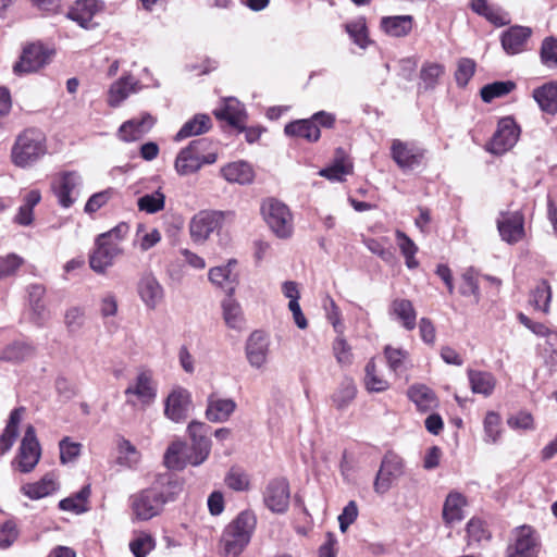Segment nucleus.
I'll return each mask as SVG.
<instances>
[{
    "mask_svg": "<svg viewBox=\"0 0 557 557\" xmlns=\"http://www.w3.org/2000/svg\"><path fill=\"white\" fill-rule=\"evenodd\" d=\"M503 240L512 245L524 237V216L520 211L500 212L496 221Z\"/></svg>",
    "mask_w": 557,
    "mask_h": 557,
    "instance_id": "nucleus-17",
    "label": "nucleus"
},
{
    "mask_svg": "<svg viewBox=\"0 0 557 557\" xmlns=\"http://www.w3.org/2000/svg\"><path fill=\"white\" fill-rule=\"evenodd\" d=\"M153 548L154 540L147 533H141L129 543V549L135 557H146Z\"/></svg>",
    "mask_w": 557,
    "mask_h": 557,
    "instance_id": "nucleus-60",
    "label": "nucleus"
},
{
    "mask_svg": "<svg viewBox=\"0 0 557 557\" xmlns=\"http://www.w3.org/2000/svg\"><path fill=\"white\" fill-rule=\"evenodd\" d=\"M552 299V288L546 280H542L530 296V304L534 309L544 313L549 312V304Z\"/></svg>",
    "mask_w": 557,
    "mask_h": 557,
    "instance_id": "nucleus-47",
    "label": "nucleus"
},
{
    "mask_svg": "<svg viewBox=\"0 0 557 557\" xmlns=\"http://www.w3.org/2000/svg\"><path fill=\"white\" fill-rule=\"evenodd\" d=\"M261 214L278 238L286 239L293 235V214L285 203L274 198L265 199L261 205Z\"/></svg>",
    "mask_w": 557,
    "mask_h": 557,
    "instance_id": "nucleus-6",
    "label": "nucleus"
},
{
    "mask_svg": "<svg viewBox=\"0 0 557 557\" xmlns=\"http://www.w3.org/2000/svg\"><path fill=\"white\" fill-rule=\"evenodd\" d=\"M212 127L211 117L208 114L198 113L186 121L174 136L175 141H181L191 136H198L209 132Z\"/></svg>",
    "mask_w": 557,
    "mask_h": 557,
    "instance_id": "nucleus-34",
    "label": "nucleus"
},
{
    "mask_svg": "<svg viewBox=\"0 0 557 557\" xmlns=\"http://www.w3.org/2000/svg\"><path fill=\"white\" fill-rule=\"evenodd\" d=\"M533 98L542 111L557 113V83L550 82L533 90Z\"/></svg>",
    "mask_w": 557,
    "mask_h": 557,
    "instance_id": "nucleus-37",
    "label": "nucleus"
},
{
    "mask_svg": "<svg viewBox=\"0 0 557 557\" xmlns=\"http://www.w3.org/2000/svg\"><path fill=\"white\" fill-rule=\"evenodd\" d=\"M137 293L146 308L156 309L164 298V289L150 273L144 274L137 283Z\"/></svg>",
    "mask_w": 557,
    "mask_h": 557,
    "instance_id": "nucleus-22",
    "label": "nucleus"
},
{
    "mask_svg": "<svg viewBox=\"0 0 557 557\" xmlns=\"http://www.w3.org/2000/svg\"><path fill=\"white\" fill-rule=\"evenodd\" d=\"M468 377L473 393L484 396H490L493 393L496 379L491 372L469 370Z\"/></svg>",
    "mask_w": 557,
    "mask_h": 557,
    "instance_id": "nucleus-42",
    "label": "nucleus"
},
{
    "mask_svg": "<svg viewBox=\"0 0 557 557\" xmlns=\"http://www.w3.org/2000/svg\"><path fill=\"white\" fill-rule=\"evenodd\" d=\"M221 175L230 183L249 184L253 181L252 166L246 161L231 162L221 169Z\"/></svg>",
    "mask_w": 557,
    "mask_h": 557,
    "instance_id": "nucleus-33",
    "label": "nucleus"
},
{
    "mask_svg": "<svg viewBox=\"0 0 557 557\" xmlns=\"http://www.w3.org/2000/svg\"><path fill=\"white\" fill-rule=\"evenodd\" d=\"M183 487V482L171 473L158 475L149 487L131 495L132 517L138 521H148L159 516L168 503L176 500Z\"/></svg>",
    "mask_w": 557,
    "mask_h": 557,
    "instance_id": "nucleus-1",
    "label": "nucleus"
},
{
    "mask_svg": "<svg viewBox=\"0 0 557 557\" xmlns=\"http://www.w3.org/2000/svg\"><path fill=\"white\" fill-rule=\"evenodd\" d=\"M236 263V260L232 259L227 264L214 267L209 271L210 282L223 288L227 295H233L238 284V275L233 270Z\"/></svg>",
    "mask_w": 557,
    "mask_h": 557,
    "instance_id": "nucleus-25",
    "label": "nucleus"
},
{
    "mask_svg": "<svg viewBox=\"0 0 557 557\" xmlns=\"http://www.w3.org/2000/svg\"><path fill=\"white\" fill-rule=\"evenodd\" d=\"M324 308L326 311V318H327L329 322L333 325L335 332L337 334H343L344 325L342 322L341 310L332 297L326 296L325 302H324Z\"/></svg>",
    "mask_w": 557,
    "mask_h": 557,
    "instance_id": "nucleus-63",
    "label": "nucleus"
},
{
    "mask_svg": "<svg viewBox=\"0 0 557 557\" xmlns=\"http://www.w3.org/2000/svg\"><path fill=\"white\" fill-rule=\"evenodd\" d=\"M103 236H97L95 247L89 255V265L98 274H104L112 267L120 256L124 253L122 247L103 240Z\"/></svg>",
    "mask_w": 557,
    "mask_h": 557,
    "instance_id": "nucleus-14",
    "label": "nucleus"
},
{
    "mask_svg": "<svg viewBox=\"0 0 557 557\" xmlns=\"http://www.w3.org/2000/svg\"><path fill=\"white\" fill-rule=\"evenodd\" d=\"M285 135L315 143L320 139V128L310 119H301L289 122L284 127Z\"/></svg>",
    "mask_w": 557,
    "mask_h": 557,
    "instance_id": "nucleus-31",
    "label": "nucleus"
},
{
    "mask_svg": "<svg viewBox=\"0 0 557 557\" xmlns=\"http://www.w3.org/2000/svg\"><path fill=\"white\" fill-rule=\"evenodd\" d=\"M119 460L126 466H133L138 462L139 454L136 447L127 440L122 438L119 443Z\"/></svg>",
    "mask_w": 557,
    "mask_h": 557,
    "instance_id": "nucleus-64",
    "label": "nucleus"
},
{
    "mask_svg": "<svg viewBox=\"0 0 557 557\" xmlns=\"http://www.w3.org/2000/svg\"><path fill=\"white\" fill-rule=\"evenodd\" d=\"M246 357L249 364L260 369L268 361L270 351V338L262 331H253L246 342Z\"/></svg>",
    "mask_w": 557,
    "mask_h": 557,
    "instance_id": "nucleus-18",
    "label": "nucleus"
},
{
    "mask_svg": "<svg viewBox=\"0 0 557 557\" xmlns=\"http://www.w3.org/2000/svg\"><path fill=\"white\" fill-rule=\"evenodd\" d=\"M96 11V0H82L75 3L69 11L67 16L77 22L82 27L88 28Z\"/></svg>",
    "mask_w": 557,
    "mask_h": 557,
    "instance_id": "nucleus-44",
    "label": "nucleus"
},
{
    "mask_svg": "<svg viewBox=\"0 0 557 557\" xmlns=\"http://www.w3.org/2000/svg\"><path fill=\"white\" fill-rule=\"evenodd\" d=\"M356 396L357 386L354 380L345 377L332 394L331 399L337 410H345L355 400Z\"/></svg>",
    "mask_w": 557,
    "mask_h": 557,
    "instance_id": "nucleus-40",
    "label": "nucleus"
},
{
    "mask_svg": "<svg viewBox=\"0 0 557 557\" xmlns=\"http://www.w3.org/2000/svg\"><path fill=\"white\" fill-rule=\"evenodd\" d=\"M391 156L400 169L407 170L420 164L424 150L412 144L394 139L391 147Z\"/></svg>",
    "mask_w": 557,
    "mask_h": 557,
    "instance_id": "nucleus-21",
    "label": "nucleus"
},
{
    "mask_svg": "<svg viewBox=\"0 0 557 557\" xmlns=\"http://www.w3.org/2000/svg\"><path fill=\"white\" fill-rule=\"evenodd\" d=\"M384 356L391 371L397 373L404 367V362L408 357V352L401 348H394L389 345L384 348Z\"/></svg>",
    "mask_w": 557,
    "mask_h": 557,
    "instance_id": "nucleus-57",
    "label": "nucleus"
},
{
    "mask_svg": "<svg viewBox=\"0 0 557 557\" xmlns=\"http://www.w3.org/2000/svg\"><path fill=\"white\" fill-rule=\"evenodd\" d=\"M516 87V84L511 81L506 82H494L487 84L481 89V98L484 102H491L495 98L504 97L511 92Z\"/></svg>",
    "mask_w": 557,
    "mask_h": 557,
    "instance_id": "nucleus-52",
    "label": "nucleus"
},
{
    "mask_svg": "<svg viewBox=\"0 0 557 557\" xmlns=\"http://www.w3.org/2000/svg\"><path fill=\"white\" fill-rule=\"evenodd\" d=\"M85 321V312L79 307H71L65 311L64 324L70 334L78 332Z\"/></svg>",
    "mask_w": 557,
    "mask_h": 557,
    "instance_id": "nucleus-58",
    "label": "nucleus"
},
{
    "mask_svg": "<svg viewBox=\"0 0 557 557\" xmlns=\"http://www.w3.org/2000/svg\"><path fill=\"white\" fill-rule=\"evenodd\" d=\"M35 346L26 341H13L0 351V360L10 363H21L34 357Z\"/></svg>",
    "mask_w": 557,
    "mask_h": 557,
    "instance_id": "nucleus-28",
    "label": "nucleus"
},
{
    "mask_svg": "<svg viewBox=\"0 0 557 557\" xmlns=\"http://www.w3.org/2000/svg\"><path fill=\"white\" fill-rule=\"evenodd\" d=\"M41 457V446L36 435V430L33 425H27L24 432V436L21 441L17 454L12 461V466L15 467L22 473L32 472Z\"/></svg>",
    "mask_w": 557,
    "mask_h": 557,
    "instance_id": "nucleus-8",
    "label": "nucleus"
},
{
    "mask_svg": "<svg viewBox=\"0 0 557 557\" xmlns=\"http://www.w3.org/2000/svg\"><path fill=\"white\" fill-rule=\"evenodd\" d=\"M158 385L152 371L140 369L124 391L126 404L131 407H149L157 398Z\"/></svg>",
    "mask_w": 557,
    "mask_h": 557,
    "instance_id": "nucleus-5",
    "label": "nucleus"
},
{
    "mask_svg": "<svg viewBox=\"0 0 557 557\" xmlns=\"http://www.w3.org/2000/svg\"><path fill=\"white\" fill-rule=\"evenodd\" d=\"M154 122V119L148 113L128 120L120 126L119 136L126 143L138 140L152 128Z\"/></svg>",
    "mask_w": 557,
    "mask_h": 557,
    "instance_id": "nucleus-24",
    "label": "nucleus"
},
{
    "mask_svg": "<svg viewBox=\"0 0 557 557\" xmlns=\"http://www.w3.org/2000/svg\"><path fill=\"white\" fill-rule=\"evenodd\" d=\"M58 490V482L54 474L47 473L39 481L26 483L21 487V492L29 499H40L53 494Z\"/></svg>",
    "mask_w": 557,
    "mask_h": 557,
    "instance_id": "nucleus-32",
    "label": "nucleus"
},
{
    "mask_svg": "<svg viewBox=\"0 0 557 557\" xmlns=\"http://www.w3.org/2000/svg\"><path fill=\"white\" fill-rule=\"evenodd\" d=\"M237 404L232 398L222 397L219 393H211L207 398L205 416L213 423L226 422L235 412Z\"/></svg>",
    "mask_w": 557,
    "mask_h": 557,
    "instance_id": "nucleus-20",
    "label": "nucleus"
},
{
    "mask_svg": "<svg viewBox=\"0 0 557 557\" xmlns=\"http://www.w3.org/2000/svg\"><path fill=\"white\" fill-rule=\"evenodd\" d=\"M404 473L405 463L403 458L394 451H387L382 458L373 482L374 492L380 495L386 494Z\"/></svg>",
    "mask_w": 557,
    "mask_h": 557,
    "instance_id": "nucleus-9",
    "label": "nucleus"
},
{
    "mask_svg": "<svg viewBox=\"0 0 557 557\" xmlns=\"http://www.w3.org/2000/svg\"><path fill=\"white\" fill-rule=\"evenodd\" d=\"M222 313L225 324L234 330H242L244 326V314L239 302L233 298V295H227L221 304Z\"/></svg>",
    "mask_w": 557,
    "mask_h": 557,
    "instance_id": "nucleus-41",
    "label": "nucleus"
},
{
    "mask_svg": "<svg viewBox=\"0 0 557 557\" xmlns=\"http://www.w3.org/2000/svg\"><path fill=\"white\" fill-rule=\"evenodd\" d=\"M333 352L338 363L350 364L352 361L351 347L348 345L343 334H338L333 343Z\"/></svg>",
    "mask_w": 557,
    "mask_h": 557,
    "instance_id": "nucleus-62",
    "label": "nucleus"
},
{
    "mask_svg": "<svg viewBox=\"0 0 557 557\" xmlns=\"http://www.w3.org/2000/svg\"><path fill=\"white\" fill-rule=\"evenodd\" d=\"M289 483L284 478L270 480L262 491L264 506L273 513H285L289 507Z\"/></svg>",
    "mask_w": 557,
    "mask_h": 557,
    "instance_id": "nucleus-12",
    "label": "nucleus"
},
{
    "mask_svg": "<svg viewBox=\"0 0 557 557\" xmlns=\"http://www.w3.org/2000/svg\"><path fill=\"white\" fill-rule=\"evenodd\" d=\"M541 61L548 67H557V39L547 37L541 46Z\"/></svg>",
    "mask_w": 557,
    "mask_h": 557,
    "instance_id": "nucleus-56",
    "label": "nucleus"
},
{
    "mask_svg": "<svg viewBox=\"0 0 557 557\" xmlns=\"http://www.w3.org/2000/svg\"><path fill=\"white\" fill-rule=\"evenodd\" d=\"M257 518L252 511H242L224 530L221 539L226 557H237L250 542Z\"/></svg>",
    "mask_w": 557,
    "mask_h": 557,
    "instance_id": "nucleus-4",
    "label": "nucleus"
},
{
    "mask_svg": "<svg viewBox=\"0 0 557 557\" xmlns=\"http://www.w3.org/2000/svg\"><path fill=\"white\" fill-rule=\"evenodd\" d=\"M364 384L370 392H384L389 387L388 382L379 375L374 359L369 360L366 366Z\"/></svg>",
    "mask_w": 557,
    "mask_h": 557,
    "instance_id": "nucleus-53",
    "label": "nucleus"
},
{
    "mask_svg": "<svg viewBox=\"0 0 557 557\" xmlns=\"http://www.w3.org/2000/svg\"><path fill=\"white\" fill-rule=\"evenodd\" d=\"M520 132L519 125L511 116L500 119L486 149L493 154L507 152L517 144Z\"/></svg>",
    "mask_w": 557,
    "mask_h": 557,
    "instance_id": "nucleus-11",
    "label": "nucleus"
},
{
    "mask_svg": "<svg viewBox=\"0 0 557 557\" xmlns=\"http://www.w3.org/2000/svg\"><path fill=\"white\" fill-rule=\"evenodd\" d=\"M30 320L37 326H44L50 313L44 301L46 288L41 284H32L27 288Z\"/></svg>",
    "mask_w": 557,
    "mask_h": 557,
    "instance_id": "nucleus-23",
    "label": "nucleus"
},
{
    "mask_svg": "<svg viewBox=\"0 0 557 557\" xmlns=\"http://www.w3.org/2000/svg\"><path fill=\"white\" fill-rule=\"evenodd\" d=\"M407 396L421 412L435 409L438 405L435 393L424 384H413L407 391Z\"/></svg>",
    "mask_w": 557,
    "mask_h": 557,
    "instance_id": "nucleus-29",
    "label": "nucleus"
},
{
    "mask_svg": "<svg viewBox=\"0 0 557 557\" xmlns=\"http://www.w3.org/2000/svg\"><path fill=\"white\" fill-rule=\"evenodd\" d=\"M389 310L407 331H412L416 327L417 312L410 300L404 298L394 299Z\"/></svg>",
    "mask_w": 557,
    "mask_h": 557,
    "instance_id": "nucleus-36",
    "label": "nucleus"
},
{
    "mask_svg": "<svg viewBox=\"0 0 557 557\" xmlns=\"http://www.w3.org/2000/svg\"><path fill=\"white\" fill-rule=\"evenodd\" d=\"M445 74L444 65L436 62H426L422 65L420 70V85L419 88L423 90H432L434 89L440 78Z\"/></svg>",
    "mask_w": 557,
    "mask_h": 557,
    "instance_id": "nucleus-45",
    "label": "nucleus"
},
{
    "mask_svg": "<svg viewBox=\"0 0 557 557\" xmlns=\"http://www.w3.org/2000/svg\"><path fill=\"white\" fill-rule=\"evenodd\" d=\"M352 170L354 165L348 158L337 157L330 166L320 170L319 175L331 182H344Z\"/></svg>",
    "mask_w": 557,
    "mask_h": 557,
    "instance_id": "nucleus-43",
    "label": "nucleus"
},
{
    "mask_svg": "<svg viewBox=\"0 0 557 557\" xmlns=\"http://www.w3.org/2000/svg\"><path fill=\"white\" fill-rule=\"evenodd\" d=\"M216 158V149L210 139H195L180 150L174 161V169L181 176L190 175L198 172L205 164H213Z\"/></svg>",
    "mask_w": 557,
    "mask_h": 557,
    "instance_id": "nucleus-3",
    "label": "nucleus"
},
{
    "mask_svg": "<svg viewBox=\"0 0 557 557\" xmlns=\"http://www.w3.org/2000/svg\"><path fill=\"white\" fill-rule=\"evenodd\" d=\"M466 498L457 492L449 493L443 507V519L447 524L459 522L463 519Z\"/></svg>",
    "mask_w": 557,
    "mask_h": 557,
    "instance_id": "nucleus-39",
    "label": "nucleus"
},
{
    "mask_svg": "<svg viewBox=\"0 0 557 557\" xmlns=\"http://www.w3.org/2000/svg\"><path fill=\"white\" fill-rule=\"evenodd\" d=\"M352 41L362 49L370 44L366 17L360 16L345 25Z\"/></svg>",
    "mask_w": 557,
    "mask_h": 557,
    "instance_id": "nucleus-50",
    "label": "nucleus"
},
{
    "mask_svg": "<svg viewBox=\"0 0 557 557\" xmlns=\"http://www.w3.org/2000/svg\"><path fill=\"white\" fill-rule=\"evenodd\" d=\"M226 215H232V212L200 211L193 218L189 225L193 239L195 242L206 240L214 230L220 227Z\"/></svg>",
    "mask_w": 557,
    "mask_h": 557,
    "instance_id": "nucleus-15",
    "label": "nucleus"
},
{
    "mask_svg": "<svg viewBox=\"0 0 557 557\" xmlns=\"http://www.w3.org/2000/svg\"><path fill=\"white\" fill-rule=\"evenodd\" d=\"M484 442L496 444L502 435V418L495 411H487L483 420Z\"/></svg>",
    "mask_w": 557,
    "mask_h": 557,
    "instance_id": "nucleus-51",
    "label": "nucleus"
},
{
    "mask_svg": "<svg viewBox=\"0 0 557 557\" xmlns=\"http://www.w3.org/2000/svg\"><path fill=\"white\" fill-rule=\"evenodd\" d=\"M187 447L183 442H173L164 454V463L169 469H183L187 461Z\"/></svg>",
    "mask_w": 557,
    "mask_h": 557,
    "instance_id": "nucleus-46",
    "label": "nucleus"
},
{
    "mask_svg": "<svg viewBox=\"0 0 557 557\" xmlns=\"http://www.w3.org/2000/svg\"><path fill=\"white\" fill-rule=\"evenodd\" d=\"M224 485L233 492L245 493L251 488L249 473L239 466H232L224 475Z\"/></svg>",
    "mask_w": 557,
    "mask_h": 557,
    "instance_id": "nucleus-38",
    "label": "nucleus"
},
{
    "mask_svg": "<svg viewBox=\"0 0 557 557\" xmlns=\"http://www.w3.org/2000/svg\"><path fill=\"white\" fill-rule=\"evenodd\" d=\"M82 185L83 178L77 171H61L52 178L51 190L58 203L67 209L77 200Z\"/></svg>",
    "mask_w": 557,
    "mask_h": 557,
    "instance_id": "nucleus-7",
    "label": "nucleus"
},
{
    "mask_svg": "<svg viewBox=\"0 0 557 557\" xmlns=\"http://www.w3.org/2000/svg\"><path fill=\"white\" fill-rule=\"evenodd\" d=\"M138 81L132 76H123L114 82L108 94V103L111 107L120 106L132 92H136Z\"/></svg>",
    "mask_w": 557,
    "mask_h": 557,
    "instance_id": "nucleus-35",
    "label": "nucleus"
},
{
    "mask_svg": "<svg viewBox=\"0 0 557 557\" xmlns=\"http://www.w3.org/2000/svg\"><path fill=\"white\" fill-rule=\"evenodd\" d=\"M214 116L220 121H226L231 126L237 129H244L246 121V111L244 106L235 98H228L223 107L213 111Z\"/></svg>",
    "mask_w": 557,
    "mask_h": 557,
    "instance_id": "nucleus-26",
    "label": "nucleus"
},
{
    "mask_svg": "<svg viewBox=\"0 0 557 557\" xmlns=\"http://www.w3.org/2000/svg\"><path fill=\"white\" fill-rule=\"evenodd\" d=\"M90 496V486L86 485L74 495L61 499L59 508L64 511H72L75 513H82L86 510V503Z\"/></svg>",
    "mask_w": 557,
    "mask_h": 557,
    "instance_id": "nucleus-49",
    "label": "nucleus"
},
{
    "mask_svg": "<svg viewBox=\"0 0 557 557\" xmlns=\"http://www.w3.org/2000/svg\"><path fill=\"white\" fill-rule=\"evenodd\" d=\"M470 7L473 12L484 16L495 25H503L505 23L499 10L491 5L487 0H472Z\"/></svg>",
    "mask_w": 557,
    "mask_h": 557,
    "instance_id": "nucleus-55",
    "label": "nucleus"
},
{
    "mask_svg": "<svg viewBox=\"0 0 557 557\" xmlns=\"http://www.w3.org/2000/svg\"><path fill=\"white\" fill-rule=\"evenodd\" d=\"M190 405V393L186 388L176 387L165 399L164 414L174 422H182L187 418Z\"/></svg>",
    "mask_w": 557,
    "mask_h": 557,
    "instance_id": "nucleus-19",
    "label": "nucleus"
},
{
    "mask_svg": "<svg viewBox=\"0 0 557 557\" xmlns=\"http://www.w3.org/2000/svg\"><path fill=\"white\" fill-rule=\"evenodd\" d=\"M53 53L52 49L40 42L30 44L24 48L18 62L13 66V71L18 75L36 72L50 62Z\"/></svg>",
    "mask_w": 557,
    "mask_h": 557,
    "instance_id": "nucleus-13",
    "label": "nucleus"
},
{
    "mask_svg": "<svg viewBox=\"0 0 557 557\" xmlns=\"http://www.w3.org/2000/svg\"><path fill=\"white\" fill-rule=\"evenodd\" d=\"M165 206V195L158 188L153 193L145 194L137 200V207L139 211L146 212L148 214L157 213L164 209Z\"/></svg>",
    "mask_w": 557,
    "mask_h": 557,
    "instance_id": "nucleus-48",
    "label": "nucleus"
},
{
    "mask_svg": "<svg viewBox=\"0 0 557 557\" xmlns=\"http://www.w3.org/2000/svg\"><path fill=\"white\" fill-rule=\"evenodd\" d=\"M191 440L190 448H187V461L191 466L203 463L211 451V440L208 437V426L203 422L191 421L187 426Z\"/></svg>",
    "mask_w": 557,
    "mask_h": 557,
    "instance_id": "nucleus-10",
    "label": "nucleus"
},
{
    "mask_svg": "<svg viewBox=\"0 0 557 557\" xmlns=\"http://www.w3.org/2000/svg\"><path fill=\"white\" fill-rule=\"evenodd\" d=\"M537 552V539L531 527L522 525L517 528L508 545V557H534Z\"/></svg>",
    "mask_w": 557,
    "mask_h": 557,
    "instance_id": "nucleus-16",
    "label": "nucleus"
},
{
    "mask_svg": "<svg viewBox=\"0 0 557 557\" xmlns=\"http://www.w3.org/2000/svg\"><path fill=\"white\" fill-rule=\"evenodd\" d=\"M459 293L465 297L473 296L474 302L479 304L481 299L480 287L476 280V273L472 268L466 270L461 275Z\"/></svg>",
    "mask_w": 557,
    "mask_h": 557,
    "instance_id": "nucleus-54",
    "label": "nucleus"
},
{
    "mask_svg": "<svg viewBox=\"0 0 557 557\" xmlns=\"http://www.w3.org/2000/svg\"><path fill=\"white\" fill-rule=\"evenodd\" d=\"M23 263V258L15 253L0 256V280L14 275Z\"/></svg>",
    "mask_w": 557,
    "mask_h": 557,
    "instance_id": "nucleus-61",
    "label": "nucleus"
},
{
    "mask_svg": "<svg viewBox=\"0 0 557 557\" xmlns=\"http://www.w3.org/2000/svg\"><path fill=\"white\" fill-rule=\"evenodd\" d=\"M381 29L391 37H405L413 27L412 15L384 16L380 22Z\"/></svg>",
    "mask_w": 557,
    "mask_h": 557,
    "instance_id": "nucleus-30",
    "label": "nucleus"
},
{
    "mask_svg": "<svg viewBox=\"0 0 557 557\" xmlns=\"http://www.w3.org/2000/svg\"><path fill=\"white\" fill-rule=\"evenodd\" d=\"M48 153L47 138L44 132L30 127L21 132L11 148L14 165L25 169L34 165Z\"/></svg>",
    "mask_w": 557,
    "mask_h": 557,
    "instance_id": "nucleus-2",
    "label": "nucleus"
},
{
    "mask_svg": "<svg viewBox=\"0 0 557 557\" xmlns=\"http://www.w3.org/2000/svg\"><path fill=\"white\" fill-rule=\"evenodd\" d=\"M115 190L113 188H107L99 193L94 194L87 200L84 211L88 214H92L106 206L109 200L113 197Z\"/></svg>",
    "mask_w": 557,
    "mask_h": 557,
    "instance_id": "nucleus-59",
    "label": "nucleus"
},
{
    "mask_svg": "<svg viewBox=\"0 0 557 557\" xmlns=\"http://www.w3.org/2000/svg\"><path fill=\"white\" fill-rule=\"evenodd\" d=\"M531 28L524 26H512L503 33L500 41L504 50L508 54H517L525 48L530 38Z\"/></svg>",
    "mask_w": 557,
    "mask_h": 557,
    "instance_id": "nucleus-27",
    "label": "nucleus"
}]
</instances>
